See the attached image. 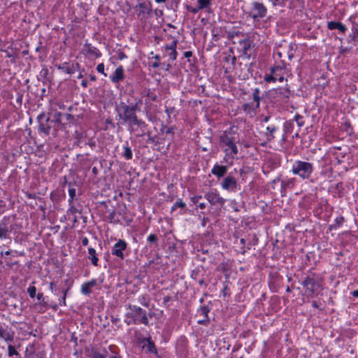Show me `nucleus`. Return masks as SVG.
I'll use <instances>...</instances> for the list:
<instances>
[{"label":"nucleus","mask_w":358,"mask_h":358,"mask_svg":"<svg viewBox=\"0 0 358 358\" xmlns=\"http://www.w3.org/2000/svg\"><path fill=\"white\" fill-rule=\"evenodd\" d=\"M238 141V134L233 129L224 131L220 136V143L221 147L224 148L223 151L226 153V157H229L232 159L235 158L238 153L236 145Z\"/></svg>","instance_id":"1"},{"label":"nucleus","mask_w":358,"mask_h":358,"mask_svg":"<svg viewBox=\"0 0 358 358\" xmlns=\"http://www.w3.org/2000/svg\"><path fill=\"white\" fill-rule=\"evenodd\" d=\"M127 312L124 314V322L127 325L144 324L149 325V320L147 311L136 305L127 304L125 306Z\"/></svg>","instance_id":"2"},{"label":"nucleus","mask_w":358,"mask_h":358,"mask_svg":"<svg viewBox=\"0 0 358 358\" xmlns=\"http://www.w3.org/2000/svg\"><path fill=\"white\" fill-rule=\"evenodd\" d=\"M305 293L308 296H317L322 287V279L320 274L308 271L301 282Z\"/></svg>","instance_id":"3"},{"label":"nucleus","mask_w":358,"mask_h":358,"mask_svg":"<svg viewBox=\"0 0 358 358\" xmlns=\"http://www.w3.org/2000/svg\"><path fill=\"white\" fill-rule=\"evenodd\" d=\"M313 171V163L301 160H296L292 164L291 169V172L294 175L298 176L302 180H310L311 182H313V180H310Z\"/></svg>","instance_id":"4"},{"label":"nucleus","mask_w":358,"mask_h":358,"mask_svg":"<svg viewBox=\"0 0 358 358\" xmlns=\"http://www.w3.org/2000/svg\"><path fill=\"white\" fill-rule=\"evenodd\" d=\"M37 121L38 123L39 132L45 136H48L51 133H52L54 136L57 135L58 128L54 125L49 113H40L37 117Z\"/></svg>","instance_id":"5"},{"label":"nucleus","mask_w":358,"mask_h":358,"mask_svg":"<svg viewBox=\"0 0 358 358\" xmlns=\"http://www.w3.org/2000/svg\"><path fill=\"white\" fill-rule=\"evenodd\" d=\"M118 113V117L121 120L122 124H127L131 120L136 116V106H129L126 103L121 101L118 107L116 108Z\"/></svg>","instance_id":"6"},{"label":"nucleus","mask_w":358,"mask_h":358,"mask_svg":"<svg viewBox=\"0 0 358 358\" xmlns=\"http://www.w3.org/2000/svg\"><path fill=\"white\" fill-rule=\"evenodd\" d=\"M282 65H277L271 67L270 73L266 74L264 80L266 83H275L277 80L283 82L285 80V72L286 71V64L284 62H281Z\"/></svg>","instance_id":"7"},{"label":"nucleus","mask_w":358,"mask_h":358,"mask_svg":"<svg viewBox=\"0 0 358 358\" xmlns=\"http://www.w3.org/2000/svg\"><path fill=\"white\" fill-rule=\"evenodd\" d=\"M269 96L274 103H287L290 97V91L289 87H278L269 91Z\"/></svg>","instance_id":"8"},{"label":"nucleus","mask_w":358,"mask_h":358,"mask_svg":"<svg viewBox=\"0 0 358 358\" xmlns=\"http://www.w3.org/2000/svg\"><path fill=\"white\" fill-rule=\"evenodd\" d=\"M134 9L138 11L137 16L141 20L151 17L153 11L152 4L150 0L138 3L135 6Z\"/></svg>","instance_id":"9"},{"label":"nucleus","mask_w":358,"mask_h":358,"mask_svg":"<svg viewBox=\"0 0 358 358\" xmlns=\"http://www.w3.org/2000/svg\"><path fill=\"white\" fill-rule=\"evenodd\" d=\"M13 231V227L10 224V218L4 216L0 221V241H6L10 244L12 239L10 234Z\"/></svg>","instance_id":"10"},{"label":"nucleus","mask_w":358,"mask_h":358,"mask_svg":"<svg viewBox=\"0 0 358 358\" xmlns=\"http://www.w3.org/2000/svg\"><path fill=\"white\" fill-rule=\"evenodd\" d=\"M253 101L250 103H245L242 105V109L248 114L252 112H255L259 108V103L261 101L260 90L255 88L252 92Z\"/></svg>","instance_id":"11"},{"label":"nucleus","mask_w":358,"mask_h":358,"mask_svg":"<svg viewBox=\"0 0 358 358\" xmlns=\"http://www.w3.org/2000/svg\"><path fill=\"white\" fill-rule=\"evenodd\" d=\"M203 197L212 206H217L222 208L226 202L225 199L222 197L216 189H210L204 194Z\"/></svg>","instance_id":"12"},{"label":"nucleus","mask_w":358,"mask_h":358,"mask_svg":"<svg viewBox=\"0 0 358 358\" xmlns=\"http://www.w3.org/2000/svg\"><path fill=\"white\" fill-rule=\"evenodd\" d=\"M266 13L267 8L262 3L258 1H254L252 3L251 17L253 20L264 17Z\"/></svg>","instance_id":"13"},{"label":"nucleus","mask_w":358,"mask_h":358,"mask_svg":"<svg viewBox=\"0 0 358 358\" xmlns=\"http://www.w3.org/2000/svg\"><path fill=\"white\" fill-rule=\"evenodd\" d=\"M127 248V242L123 239H119L111 249V254L113 256L119 258L120 260H124L125 255L124 252Z\"/></svg>","instance_id":"14"},{"label":"nucleus","mask_w":358,"mask_h":358,"mask_svg":"<svg viewBox=\"0 0 358 358\" xmlns=\"http://www.w3.org/2000/svg\"><path fill=\"white\" fill-rule=\"evenodd\" d=\"M176 351L180 357H186L188 354V340L185 336H180L176 343Z\"/></svg>","instance_id":"15"},{"label":"nucleus","mask_w":358,"mask_h":358,"mask_svg":"<svg viewBox=\"0 0 358 358\" xmlns=\"http://www.w3.org/2000/svg\"><path fill=\"white\" fill-rule=\"evenodd\" d=\"M127 129L131 133H136L138 130H143L145 127H148V125L142 119H139L138 116H135L127 124Z\"/></svg>","instance_id":"16"},{"label":"nucleus","mask_w":358,"mask_h":358,"mask_svg":"<svg viewBox=\"0 0 358 358\" xmlns=\"http://www.w3.org/2000/svg\"><path fill=\"white\" fill-rule=\"evenodd\" d=\"M0 338L5 344L11 343L14 338V331L8 325L0 323Z\"/></svg>","instance_id":"17"},{"label":"nucleus","mask_w":358,"mask_h":358,"mask_svg":"<svg viewBox=\"0 0 358 358\" xmlns=\"http://www.w3.org/2000/svg\"><path fill=\"white\" fill-rule=\"evenodd\" d=\"M140 343H143V348L145 350L146 352L153 354L159 357L157 347L150 336L141 338Z\"/></svg>","instance_id":"18"},{"label":"nucleus","mask_w":358,"mask_h":358,"mask_svg":"<svg viewBox=\"0 0 358 358\" xmlns=\"http://www.w3.org/2000/svg\"><path fill=\"white\" fill-rule=\"evenodd\" d=\"M237 185L236 179L231 175L225 177L221 182V187L223 189L231 192H235L237 189Z\"/></svg>","instance_id":"19"},{"label":"nucleus","mask_w":358,"mask_h":358,"mask_svg":"<svg viewBox=\"0 0 358 358\" xmlns=\"http://www.w3.org/2000/svg\"><path fill=\"white\" fill-rule=\"evenodd\" d=\"M211 308L208 305H203L199 307L197 310V313L203 317V319L200 320L197 322L199 324L208 326L210 323V318L208 313L210 312Z\"/></svg>","instance_id":"20"},{"label":"nucleus","mask_w":358,"mask_h":358,"mask_svg":"<svg viewBox=\"0 0 358 358\" xmlns=\"http://www.w3.org/2000/svg\"><path fill=\"white\" fill-rule=\"evenodd\" d=\"M296 183V178H286L282 179L280 185V194L282 196H286L287 190L292 189Z\"/></svg>","instance_id":"21"},{"label":"nucleus","mask_w":358,"mask_h":358,"mask_svg":"<svg viewBox=\"0 0 358 358\" xmlns=\"http://www.w3.org/2000/svg\"><path fill=\"white\" fill-rule=\"evenodd\" d=\"M178 40L174 39L169 45L164 46L165 50L171 61H175L177 59L178 52L176 51Z\"/></svg>","instance_id":"22"},{"label":"nucleus","mask_w":358,"mask_h":358,"mask_svg":"<svg viewBox=\"0 0 358 358\" xmlns=\"http://www.w3.org/2000/svg\"><path fill=\"white\" fill-rule=\"evenodd\" d=\"M109 78L111 82L115 84L122 81L124 78L123 66H119Z\"/></svg>","instance_id":"23"},{"label":"nucleus","mask_w":358,"mask_h":358,"mask_svg":"<svg viewBox=\"0 0 358 358\" xmlns=\"http://www.w3.org/2000/svg\"><path fill=\"white\" fill-rule=\"evenodd\" d=\"M228 168L227 166L220 165L216 163L211 169V173L220 179L224 177L227 173Z\"/></svg>","instance_id":"24"},{"label":"nucleus","mask_w":358,"mask_h":358,"mask_svg":"<svg viewBox=\"0 0 358 358\" xmlns=\"http://www.w3.org/2000/svg\"><path fill=\"white\" fill-rule=\"evenodd\" d=\"M83 51L85 53L94 56L95 58L101 57V52L96 47L93 46L91 43H85L83 45Z\"/></svg>","instance_id":"25"},{"label":"nucleus","mask_w":358,"mask_h":358,"mask_svg":"<svg viewBox=\"0 0 358 358\" xmlns=\"http://www.w3.org/2000/svg\"><path fill=\"white\" fill-rule=\"evenodd\" d=\"M97 285V280L92 279L90 281L84 282L81 285L80 292L85 296H89L92 293V288Z\"/></svg>","instance_id":"26"},{"label":"nucleus","mask_w":358,"mask_h":358,"mask_svg":"<svg viewBox=\"0 0 358 358\" xmlns=\"http://www.w3.org/2000/svg\"><path fill=\"white\" fill-rule=\"evenodd\" d=\"M155 60H157V62H152L150 64V66H152L154 69H157L159 67H161L162 69L164 71H169L171 65L166 62H162L160 63L159 61L161 59V57L159 55H155L152 57Z\"/></svg>","instance_id":"27"},{"label":"nucleus","mask_w":358,"mask_h":358,"mask_svg":"<svg viewBox=\"0 0 358 358\" xmlns=\"http://www.w3.org/2000/svg\"><path fill=\"white\" fill-rule=\"evenodd\" d=\"M278 130V127L275 124H271L266 127L264 135L267 141L271 142L275 138V133Z\"/></svg>","instance_id":"28"},{"label":"nucleus","mask_w":358,"mask_h":358,"mask_svg":"<svg viewBox=\"0 0 358 358\" xmlns=\"http://www.w3.org/2000/svg\"><path fill=\"white\" fill-rule=\"evenodd\" d=\"M205 273L203 266H197L192 271L190 278L192 280L196 282L201 278L204 277Z\"/></svg>","instance_id":"29"},{"label":"nucleus","mask_w":358,"mask_h":358,"mask_svg":"<svg viewBox=\"0 0 358 358\" xmlns=\"http://www.w3.org/2000/svg\"><path fill=\"white\" fill-rule=\"evenodd\" d=\"M327 28L329 30L338 29L343 34H344L348 29L346 26L343 23L334 21L328 22Z\"/></svg>","instance_id":"30"},{"label":"nucleus","mask_w":358,"mask_h":358,"mask_svg":"<svg viewBox=\"0 0 358 358\" xmlns=\"http://www.w3.org/2000/svg\"><path fill=\"white\" fill-rule=\"evenodd\" d=\"M68 282H69L68 280H66L65 281L66 287L65 288H63L61 291L62 296L60 298H59V305H60V306H66V299L67 294L69 292V290L71 289V284L67 285Z\"/></svg>","instance_id":"31"},{"label":"nucleus","mask_w":358,"mask_h":358,"mask_svg":"<svg viewBox=\"0 0 358 358\" xmlns=\"http://www.w3.org/2000/svg\"><path fill=\"white\" fill-rule=\"evenodd\" d=\"M197 3L199 6V9L206 10L208 13H211V0H197Z\"/></svg>","instance_id":"32"},{"label":"nucleus","mask_w":358,"mask_h":358,"mask_svg":"<svg viewBox=\"0 0 358 358\" xmlns=\"http://www.w3.org/2000/svg\"><path fill=\"white\" fill-rule=\"evenodd\" d=\"M122 148H123V152H122V156L126 160L131 159L133 157V152H132L131 147L129 146V144L127 142L123 145Z\"/></svg>","instance_id":"33"},{"label":"nucleus","mask_w":358,"mask_h":358,"mask_svg":"<svg viewBox=\"0 0 358 358\" xmlns=\"http://www.w3.org/2000/svg\"><path fill=\"white\" fill-rule=\"evenodd\" d=\"M88 254H89L88 258L90 259L92 264L94 266H97L99 258L97 257L96 250L93 248H88Z\"/></svg>","instance_id":"34"},{"label":"nucleus","mask_w":358,"mask_h":358,"mask_svg":"<svg viewBox=\"0 0 358 358\" xmlns=\"http://www.w3.org/2000/svg\"><path fill=\"white\" fill-rule=\"evenodd\" d=\"M345 222V218L343 216L341 215L339 217H337L334 220V224L329 225V230H336L338 229Z\"/></svg>","instance_id":"35"},{"label":"nucleus","mask_w":358,"mask_h":358,"mask_svg":"<svg viewBox=\"0 0 358 358\" xmlns=\"http://www.w3.org/2000/svg\"><path fill=\"white\" fill-rule=\"evenodd\" d=\"M63 117V114L60 112H56L53 114L52 117H51V120L54 123V125L56 126L58 129H59V126L62 124V119Z\"/></svg>","instance_id":"36"},{"label":"nucleus","mask_w":358,"mask_h":358,"mask_svg":"<svg viewBox=\"0 0 358 358\" xmlns=\"http://www.w3.org/2000/svg\"><path fill=\"white\" fill-rule=\"evenodd\" d=\"M34 308L38 313H43L49 308V304L48 302L36 303L34 304Z\"/></svg>","instance_id":"37"},{"label":"nucleus","mask_w":358,"mask_h":358,"mask_svg":"<svg viewBox=\"0 0 358 358\" xmlns=\"http://www.w3.org/2000/svg\"><path fill=\"white\" fill-rule=\"evenodd\" d=\"M352 33L348 36V41H358V27L353 26L351 30Z\"/></svg>","instance_id":"38"},{"label":"nucleus","mask_w":358,"mask_h":358,"mask_svg":"<svg viewBox=\"0 0 358 358\" xmlns=\"http://www.w3.org/2000/svg\"><path fill=\"white\" fill-rule=\"evenodd\" d=\"M56 67L58 69L62 70L70 75H71L74 73V70L68 66L67 62H64L63 64L56 65Z\"/></svg>","instance_id":"39"},{"label":"nucleus","mask_w":358,"mask_h":358,"mask_svg":"<svg viewBox=\"0 0 358 358\" xmlns=\"http://www.w3.org/2000/svg\"><path fill=\"white\" fill-rule=\"evenodd\" d=\"M138 301L143 306L148 308L150 306V298L148 294H142L138 296Z\"/></svg>","instance_id":"40"},{"label":"nucleus","mask_w":358,"mask_h":358,"mask_svg":"<svg viewBox=\"0 0 358 358\" xmlns=\"http://www.w3.org/2000/svg\"><path fill=\"white\" fill-rule=\"evenodd\" d=\"M116 216V212L115 210H112L109 215L107 216V220L112 224H122L120 220L118 218L115 217Z\"/></svg>","instance_id":"41"},{"label":"nucleus","mask_w":358,"mask_h":358,"mask_svg":"<svg viewBox=\"0 0 358 358\" xmlns=\"http://www.w3.org/2000/svg\"><path fill=\"white\" fill-rule=\"evenodd\" d=\"M69 199L68 200V202H69V204H71L73 203V200L76 199V188L72 187L71 182L69 184Z\"/></svg>","instance_id":"42"},{"label":"nucleus","mask_w":358,"mask_h":358,"mask_svg":"<svg viewBox=\"0 0 358 358\" xmlns=\"http://www.w3.org/2000/svg\"><path fill=\"white\" fill-rule=\"evenodd\" d=\"M251 41L248 39L240 41V44H243V52L245 55H248V52L251 48Z\"/></svg>","instance_id":"43"},{"label":"nucleus","mask_w":358,"mask_h":358,"mask_svg":"<svg viewBox=\"0 0 358 358\" xmlns=\"http://www.w3.org/2000/svg\"><path fill=\"white\" fill-rule=\"evenodd\" d=\"M14 355L18 357V358L20 357V355L16 350L15 346L12 345L10 343H8V356L10 357H13Z\"/></svg>","instance_id":"44"},{"label":"nucleus","mask_w":358,"mask_h":358,"mask_svg":"<svg viewBox=\"0 0 358 358\" xmlns=\"http://www.w3.org/2000/svg\"><path fill=\"white\" fill-rule=\"evenodd\" d=\"M294 120L286 121L284 124V129L286 133H292L294 129Z\"/></svg>","instance_id":"45"},{"label":"nucleus","mask_w":358,"mask_h":358,"mask_svg":"<svg viewBox=\"0 0 358 358\" xmlns=\"http://www.w3.org/2000/svg\"><path fill=\"white\" fill-rule=\"evenodd\" d=\"M177 208L184 209L186 208V203L181 199H177L173 206L171 207V212L174 211Z\"/></svg>","instance_id":"46"},{"label":"nucleus","mask_w":358,"mask_h":358,"mask_svg":"<svg viewBox=\"0 0 358 358\" xmlns=\"http://www.w3.org/2000/svg\"><path fill=\"white\" fill-rule=\"evenodd\" d=\"M160 130L162 133H166V134H171V135H172V136H173V135L175 134L176 128L174 127H169L167 126L162 124V127Z\"/></svg>","instance_id":"47"},{"label":"nucleus","mask_w":358,"mask_h":358,"mask_svg":"<svg viewBox=\"0 0 358 358\" xmlns=\"http://www.w3.org/2000/svg\"><path fill=\"white\" fill-rule=\"evenodd\" d=\"M292 120H294V122H296V123L299 127H302L305 124L303 117L299 114H296Z\"/></svg>","instance_id":"48"},{"label":"nucleus","mask_w":358,"mask_h":358,"mask_svg":"<svg viewBox=\"0 0 358 358\" xmlns=\"http://www.w3.org/2000/svg\"><path fill=\"white\" fill-rule=\"evenodd\" d=\"M108 352L104 350V353H101L98 351L94 350L92 352L91 358H106Z\"/></svg>","instance_id":"49"},{"label":"nucleus","mask_w":358,"mask_h":358,"mask_svg":"<svg viewBox=\"0 0 358 358\" xmlns=\"http://www.w3.org/2000/svg\"><path fill=\"white\" fill-rule=\"evenodd\" d=\"M147 241L151 244H154L155 246H157L158 237L156 234H151L148 236Z\"/></svg>","instance_id":"50"},{"label":"nucleus","mask_w":358,"mask_h":358,"mask_svg":"<svg viewBox=\"0 0 358 358\" xmlns=\"http://www.w3.org/2000/svg\"><path fill=\"white\" fill-rule=\"evenodd\" d=\"M27 293L29 294V296L30 298L33 299L35 296H36V288L34 286H29L27 288Z\"/></svg>","instance_id":"51"},{"label":"nucleus","mask_w":358,"mask_h":358,"mask_svg":"<svg viewBox=\"0 0 358 358\" xmlns=\"http://www.w3.org/2000/svg\"><path fill=\"white\" fill-rule=\"evenodd\" d=\"M105 123H106V129H109V128L115 129V123L113 122V120L110 119V118L106 119V121H105Z\"/></svg>","instance_id":"52"},{"label":"nucleus","mask_w":358,"mask_h":358,"mask_svg":"<svg viewBox=\"0 0 358 358\" xmlns=\"http://www.w3.org/2000/svg\"><path fill=\"white\" fill-rule=\"evenodd\" d=\"M104 64L103 63L99 64L96 66V70L99 73L103 74L104 76H107V74L104 72Z\"/></svg>","instance_id":"53"},{"label":"nucleus","mask_w":358,"mask_h":358,"mask_svg":"<svg viewBox=\"0 0 358 358\" xmlns=\"http://www.w3.org/2000/svg\"><path fill=\"white\" fill-rule=\"evenodd\" d=\"M6 352V344L0 340V358L3 357V355Z\"/></svg>","instance_id":"54"},{"label":"nucleus","mask_w":358,"mask_h":358,"mask_svg":"<svg viewBox=\"0 0 358 358\" xmlns=\"http://www.w3.org/2000/svg\"><path fill=\"white\" fill-rule=\"evenodd\" d=\"M152 13H154L155 17L157 18H159V17H162L163 15H164V12L161 9H159V8H156L155 9Z\"/></svg>","instance_id":"55"},{"label":"nucleus","mask_w":358,"mask_h":358,"mask_svg":"<svg viewBox=\"0 0 358 358\" xmlns=\"http://www.w3.org/2000/svg\"><path fill=\"white\" fill-rule=\"evenodd\" d=\"M69 208L68 209L67 213H71V215L76 214L78 210H77V208L73 205V203L71 204H69Z\"/></svg>","instance_id":"56"},{"label":"nucleus","mask_w":358,"mask_h":358,"mask_svg":"<svg viewBox=\"0 0 358 358\" xmlns=\"http://www.w3.org/2000/svg\"><path fill=\"white\" fill-rule=\"evenodd\" d=\"M202 198V196L201 195H195L192 197L190 198L191 199V201L194 203V204H197L199 203V201Z\"/></svg>","instance_id":"57"},{"label":"nucleus","mask_w":358,"mask_h":358,"mask_svg":"<svg viewBox=\"0 0 358 358\" xmlns=\"http://www.w3.org/2000/svg\"><path fill=\"white\" fill-rule=\"evenodd\" d=\"M145 135L148 136V142L155 143V137L151 136V132L150 131H148Z\"/></svg>","instance_id":"58"},{"label":"nucleus","mask_w":358,"mask_h":358,"mask_svg":"<svg viewBox=\"0 0 358 358\" xmlns=\"http://www.w3.org/2000/svg\"><path fill=\"white\" fill-rule=\"evenodd\" d=\"M344 127H345V130L348 133L351 134V132L352 131V128L351 127L350 123L349 122H345L344 124Z\"/></svg>","instance_id":"59"},{"label":"nucleus","mask_w":358,"mask_h":358,"mask_svg":"<svg viewBox=\"0 0 358 358\" xmlns=\"http://www.w3.org/2000/svg\"><path fill=\"white\" fill-rule=\"evenodd\" d=\"M36 298H37V300H38L37 303L47 302L45 300V299L43 297V294L42 292L38 293L37 295H36Z\"/></svg>","instance_id":"60"},{"label":"nucleus","mask_w":358,"mask_h":358,"mask_svg":"<svg viewBox=\"0 0 358 358\" xmlns=\"http://www.w3.org/2000/svg\"><path fill=\"white\" fill-rule=\"evenodd\" d=\"M147 129H148V127H145V129H143V131L142 130L137 131H136L137 133L136 134V136L137 137H143V136L145 135L146 132L148 131Z\"/></svg>","instance_id":"61"},{"label":"nucleus","mask_w":358,"mask_h":358,"mask_svg":"<svg viewBox=\"0 0 358 358\" xmlns=\"http://www.w3.org/2000/svg\"><path fill=\"white\" fill-rule=\"evenodd\" d=\"M187 9L189 12H191V13H194V14H196L199 10H201V9H199V6H198L197 7H195V8H193V7H192V6H188L187 7Z\"/></svg>","instance_id":"62"},{"label":"nucleus","mask_w":358,"mask_h":358,"mask_svg":"<svg viewBox=\"0 0 358 358\" xmlns=\"http://www.w3.org/2000/svg\"><path fill=\"white\" fill-rule=\"evenodd\" d=\"M117 57L120 60H122L124 59L127 58V56L124 54V52L121 50H118L117 52Z\"/></svg>","instance_id":"63"},{"label":"nucleus","mask_w":358,"mask_h":358,"mask_svg":"<svg viewBox=\"0 0 358 358\" xmlns=\"http://www.w3.org/2000/svg\"><path fill=\"white\" fill-rule=\"evenodd\" d=\"M196 282H198L200 287H204L205 288H206L208 286L207 283H206L204 280V277L201 278Z\"/></svg>","instance_id":"64"}]
</instances>
